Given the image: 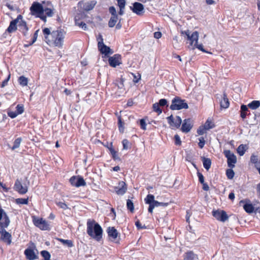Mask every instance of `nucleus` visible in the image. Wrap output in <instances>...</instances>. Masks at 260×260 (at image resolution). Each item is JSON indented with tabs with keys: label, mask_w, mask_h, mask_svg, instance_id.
<instances>
[{
	"label": "nucleus",
	"mask_w": 260,
	"mask_h": 260,
	"mask_svg": "<svg viewBox=\"0 0 260 260\" xmlns=\"http://www.w3.org/2000/svg\"><path fill=\"white\" fill-rule=\"evenodd\" d=\"M38 32H39V30H37L36 31V32H35V34L34 35V38H33L32 42L28 45H24L25 47H28L29 46L33 44L36 41L37 37H38Z\"/></svg>",
	"instance_id": "49530a36"
},
{
	"label": "nucleus",
	"mask_w": 260,
	"mask_h": 260,
	"mask_svg": "<svg viewBox=\"0 0 260 260\" xmlns=\"http://www.w3.org/2000/svg\"><path fill=\"white\" fill-rule=\"evenodd\" d=\"M108 61L111 67L115 68L121 63V56L118 54H114L109 58Z\"/></svg>",
	"instance_id": "4468645a"
},
{
	"label": "nucleus",
	"mask_w": 260,
	"mask_h": 260,
	"mask_svg": "<svg viewBox=\"0 0 260 260\" xmlns=\"http://www.w3.org/2000/svg\"><path fill=\"white\" fill-rule=\"evenodd\" d=\"M20 84L23 86H26L28 83V79L24 76H20L18 79Z\"/></svg>",
	"instance_id": "f704fd0d"
},
{
	"label": "nucleus",
	"mask_w": 260,
	"mask_h": 260,
	"mask_svg": "<svg viewBox=\"0 0 260 260\" xmlns=\"http://www.w3.org/2000/svg\"><path fill=\"white\" fill-rule=\"evenodd\" d=\"M114 190L118 195H123L127 190L125 183L123 181H120L118 186L114 187Z\"/></svg>",
	"instance_id": "dca6fc26"
},
{
	"label": "nucleus",
	"mask_w": 260,
	"mask_h": 260,
	"mask_svg": "<svg viewBox=\"0 0 260 260\" xmlns=\"http://www.w3.org/2000/svg\"><path fill=\"white\" fill-rule=\"evenodd\" d=\"M8 115L12 118H15L18 114L16 112L9 111L8 112Z\"/></svg>",
	"instance_id": "680f3d73"
},
{
	"label": "nucleus",
	"mask_w": 260,
	"mask_h": 260,
	"mask_svg": "<svg viewBox=\"0 0 260 260\" xmlns=\"http://www.w3.org/2000/svg\"><path fill=\"white\" fill-rule=\"evenodd\" d=\"M247 106L252 110H255L259 107L260 102L259 101H253L249 103Z\"/></svg>",
	"instance_id": "7c9ffc66"
},
{
	"label": "nucleus",
	"mask_w": 260,
	"mask_h": 260,
	"mask_svg": "<svg viewBox=\"0 0 260 260\" xmlns=\"http://www.w3.org/2000/svg\"><path fill=\"white\" fill-rule=\"evenodd\" d=\"M145 203L149 205V207L151 205H154V203L155 202L154 200V196L152 194H148L144 199Z\"/></svg>",
	"instance_id": "a878e982"
},
{
	"label": "nucleus",
	"mask_w": 260,
	"mask_h": 260,
	"mask_svg": "<svg viewBox=\"0 0 260 260\" xmlns=\"http://www.w3.org/2000/svg\"><path fill=\"white\" fill-rule=\"evenodd\" d=\"M212 215L217 220L222 222H225L229 218L226 213L223 210L213 211Z\"/></svg>",
	"instance_id": "ddd939ff"
},
{
	"label": "nucleus",
	"mask_w": 260,
	"mask_h": 260,
	"mask_svg": "<svg viewBox=\"0 0 260 260\" xmlns=\"http://www.w3.org/2000/svg\"><path fill=\"white\" fill-rule=\"evenodd\" d=\"M247 202L246 200H241L240 203H244L243 205V208L246 212L249 214H251L254 211V207L252 204H251L249 201Z\"/></svg>",
	"instance_id": "6ab92c4d"
},
{
	"label": "nucleus",
	"mask_w": 260,
	"mask_h": 260,
	"mask_svg": "<svg viewBox=\"0 0 260 260\" xmlns=\"http://www.w3.org/2000/svg\"><path fill=\"white\" fill-rule=\"evenodd\" d=\"M206 129H205V127L204 126H200L199 128L197 130V133L199 135H202L205 133V131Z\"/></svg>",
	"instance_id": "8fccbe9b"
},
{
	"label": "nucleus",
	"mask_w": 260,
	"mask_h": 260,
	"mask_svg": "<svg viewBox=\"0 0 260 260\" xmlns=\"http://www.w3.org/2000/svg\"><path fill=\"white\" fill-rule=\"evenodd\" d=\"M158 104L160 106L164 107L167 104V100L165 99H161L159 101Z\"/></svg>",
	"instance_id": "052dcab7"
},
{
	"label": "nucleus",
	"mask_w": 260,
	"mask_h": 260,
	"mask_svg": "<svg viewBox=\"0 0 260 260\" xmlns=\"http://www.w3.org/2000/svg\"><path fill=\"white\" fill-rule=\"evenodd\" d=\"M122 145H123V148L125 150L128 149V144H129L128 141L126 139H124L122 141Z\"/></svg>",
	"instance_id": "4d7b16f0"
},
{
	"label": "nucleus",
	"mask_w": 260,
	"mask_h": 260,
	"mask_svg": "<svg viewBox=\"0 0 260 260\" xmlns=\"http://www.w3.org/2000/svg\"><path fill=\"white\" fill-rule=\"evenodd\" d=\"M220 106L222 108H227L229 106V101L225 93L223 94V97L220 101Z\"/></svg>",
	"instance_id": "cd10ccee"
},
{
	"label": "nucleus",
	"mask_w": 260,
	"mask_h": 260,
	"mask_svg": "<svg viewBox=\"0 0 260 260\" xmlns=\"http://www.w3.org/2000/svg\"><path fill=\"white\" fill-rule=\"evenodd\" d=\"M118 20V15L111 16L108 25L110 27H113Z\"/></svg>",
	"instance_id": "c756f323"
},
{
	"label": "nucleus",
	"mask_w": 260,
	"mask_h": 260,
	"mask_svg": "<svg viewBox=\"0 0 260 260\" xmlns=\"http://www.w3.org/2000/svg\"><path fill=\"white\" fill-rule=\"evenodd\" d=\"M10 74H9L7 78L2 82L1 87L3 88L7 84L8 81L10 80Z\"/></svg>",
	"instance_id": "0e129e2a"
},
{
	"label": "nucleus",
	"mask_w": 260,
	"mask_h": 260,
	"mask_svg": "<svg viewBox=\"0 0 260 260\" xmlns=\"http://www.w3.org/2000/svg\"><path fill=\"white\" fill-rule=\"evenodd\" d=\"M31 14L40 18L44 22L47 21V16H49V8L46 5L45 2L42 4L35 2L30 8Z\"/></svg>",
	"instance_id": "f257e3e1"
},
{
	"label": "nucleus",
	"mask_w": 260,
	"mask_h": 260,
	"mask_svg": "<svg viewBox=\"0 0 260 260\" xmlns=\"http://www.w3.org/2000/svg\"><path fill=\"white\" fill-rule=\"evenodd\" d=\"M161 37V33L159 31H156L154 33V37L156 39H159Z\"/></svg>",
	"instance_id": "69168bd1"
},
{
	"label": "nucleus",
	"mask_w": 260,
	"mask_h": 260,
	"mask_svg": "<svg viewBox=\"0 0 260 260\" xmlns=\"http://www.w3.org/2000/svg\"><path fill=\"white\" fill-rule=\"evenodd\" d=\"M96 40L98 41V49L102 54L107 55L108 54H112L113 53L110 48L104 43V40L101 34H99Z\"/></svg>",
	"instance_id": "423d86ee"
},
{
	"label": "nucleus",
	"mask_w": 260,
	"mask_h": 260,
	"mask_svg": "<svg viewBox=\"0 0 260 260\" xmlns=\"http://www.w3.org/2000/svg\"><path fill=\"white\" fill-rule=\"evenodd\" d=\"M250 161L252 163L254 164L255 168L259 167L260 159L257 156L252 155L250 157Z\"/></svg>",
	"instance_id": "c85d7f7f"
},
{
	"label": "nucleus",
	"mask_w": 260,
	"mask_h": 260,
	"mask_svg": "<svg viewBox=\"0 0 260 260\" xmlns=\"http://www.w3.org/2000/svg\"><path fill=\"white\" fill-rule=\"evenodd\" d=\"M56 205L59 208H60L63 210H66L69 208L68 205L64 202H56Z\"/></svg>",
	"instance_id": "37998d69"
},
{
	"label": "nucleus",
	"mask_w": 260,
	"mask_h": 260,
	"mask_svg": "<svg viewBox=\"0 0 260 260\" xmlns=\"http://www.w3.org/2000/svg\"><path fill=\"white\" fill-rule=\"evenodd\" d=\"M198 176L199 177V180L201 183H204V177L202 174L201 173H198Z\"/></svg>",
	"instance_id": "e2e57ef3"
},
{
	"label": "nucleus",
	"mask_w": 260,
	"mask_h": 260,
	"mask_svg": "<svg viewBox=\"0 0 260 260\" xmlns=\"http://www.w3.org/2000/svg\"><path fill=\"white\" fill-rule=\"evenodd\" d=\"M17 113L21 114L24 112V107L21 105H18L16 107Z\"/></svg>",
	"instance_id": "de8ad7c7"
},
{
	"label": "nucleus",
	"mask_w": 260,
	"mask_h": 260,
	"mask_svg": "<svg viewBox=\"0 0 260 260\" xmlns=\"http://www.w3.org/2000/svg\"><path fill=\"white\" fill-rule=\"evenodd\" d=\"M70 182L72 184V185L74 186H76L77 187H79L80 186H85L86 185V182L83 179V178L80 176H72L70 179Z\"/></svg>",
	"instance_id": "f8f14e48"
},
{
	"label": "nucleus",
	"mask_w": 260,
	"mask_h": 260,
	"mask_svg": "<svg viewBox=\"0 0 260 260\" xmlns=\"http://www.w3.org/2000/svg\"><path fill=\"white\" fill-rule=\"evenodd\" d=\"M96 4V1L95 0L88 1L83 4L82 8L85 11H89L94 8Z\"/></svg>",
	"instance_id": "aec40b11"
},
{
	"label": "nucleus",
	"mask_w": 260,
	"mask_h": 260,
	"mask_svg": "<svg viewBox=\"0 0 260 260\" xmlns=\"http://www.w3.org/2000/svg\"><path fill=\"white\" fill-rule=\"evenodd\" d=\"M41 254L44 257L45 260H49V252L47 251H41Z\"/></svg>",
	"instance_id": "bf43d9fd"
},
{
	"label": "nucleus",
	"mask_w": 260,
	"mask_h": 260,
	"mask_svg": "<svg viewBox=\"0 0 260 260\" xmlns=\"http://www.w3.org/2000/svg\"><path fill=\"white\" fill-rule=\"evenodd\" d=\"M223 153L227 158L228 167L231 168L235 167V164L237 162L236 156L229 150H224Z\"/></svg>",
	"instance_id": "6e6552de"
},
{
	"label": "nucleus",
	"mask_w": 260,
	"mask_h": 260,
	"mask_svg": "<svg viewBox=\"0 0 260 260\" xmlns=\"http://www.w3.org/2000/svg\"><path fill=\"white\" fill-rule=\"evenodd\" d=\"M107 233L108 236L112 240H115L118 234L117 230L114 227H109L107 229Z\"/></svg>",
	"instance_id": "412c9836"
},
{
	"label": "nucleus",
	"mask_w": 260,
	"mask_h": 260,
	"mask_svg": "<svg viewBox=\"0 0 260 260\" xmlns=\"http://www.w3.org/2000/svg\"><path fill=\"white\" fill-rule=\"evenodd\" d=\"M66 32L62 29L53 31L51 33L52 41L53 44L58 47H62L65 37Z\"/></svg>",
	"instance_id": "7ed1b4c3"
},
{
	"label": "nucleus",
	"mask_w": 260,
	"mask_h": 260,
	"mask_svg": "<svg viewBox=\"0 0 260 260\" xmlns=\"http://www.w3.org/2000/svg\"><path fill=\"white\" fill-rule=\"evenodd\" d=\"M118 128L120 132L123 133L124 131V122H122V119L120 117H118Z\"/></svg>",
	"instance_id": "4c0bfd02"
},
{
	"label": "nucleus",
	"mask_w": 260,
	"mask_h": 260,
	"mask_svg": "<svg viewBox=\"0 0 260 260\" xmlns=\"http://www.w3.org/2000/svg\"><path fill=\"white\" fill-rule=\"evenodd\" d=\"M140 125L141 128L142 129L145 130L146 129V123L144 119H141L140 120Z\"/></svg>",
	"instance_id": "6e6d98bb"
},
{
	"label": "nucleus",
	"mask_w": 260,
	"mask_h": 260,
	"mask_svg": "<svg viewBox=\"0 0 260 260\" xmlns=\"http://www.w3.org/2000/svg\"><path fill=\"white\" fill-rule=\"evenodd\" d=\"M182 33L184 34L187 36V39L190 42V45L194 46V45H197L199 40V32L198 31H195L193 32L191 35L188 30L184 31V32Z\"/></svg>",
	"instance_id": "9d476101"
},
{
	"label": "nucleus",
	"mask_w": 260,
	"mask_h": 260,
	"mask_svg": "<svg viewBox=\"0 0 260 260\" xmlns=\"http://www.w3.org/2000/svg\"><path fill=\"white\" fill-rule=\"evenodd\" d=\"M167 119L170 125L174 128H179L182 123V119L179 116L174 117L173 115H171L167 117Z\"/></svg>",
	"instance_id": "1a4fd4ad"
},
{
	"label": "nucleus",
	"mask_w": 260,
	"mask_h": 260,
	"mask_svg": "<svg viewBox=\"0 0 260 260\" xmlns=\"http://www.w3.org/2000/svg\"><path fill=\"white\" fill-rule=\"evenodd\" d=\"M203 164L204 168L208 171L211 167V160L210 158L204 157L203 158Z\"/></svg>",
	"instance_id": "2f4dec72"
},
{
	"label": "nucleus",
	"mask_w": 260,
	"mask_h": 260,
	"mask_svg": "<svg viewBox=\"0 0 260 260\" xmlns=\"http://www.w3.org/2000/svg\"><path fill=\"white\" fill-rule=\"evenodd\" d=\"M193 124V121L190 118L185 119L183 120L181 131L182 132L187 133L192 128Z\"/></svg>",
	"instance_id": "2eb2a0df"
},
{
	"label": "nucleus",
	"mask_w": 260,
	"mask_h": 260,
	"mask_svg": "<svg viewBox=\"0 0 260 260\" xmlns=\"http://www.w3.org/2000/svg\"><path fill=\"white\" fill-rule=\"evenodd\" d=\"M32 221L34 224L41 230H46L48 229V225L47 222L42 218H39L35 216H33Z\"/></svg>",
	"instance_id": "9b49d317"
},
{
	"label": "nucleus",
	"mask_w": 260,
	"mask_h": 260,
	"mask_svg": "<svg viewBox=\"0 0 260 260\" xmlns=\"http://www.w3.org/2000/svg\"><path fill=\"white\" fill-rule=\"evenodd\" d=\"M197 259H198L197 255L191 251H188L184 254V260H196Z\"/></svg>",
	"instance_id": "393cba45"
},
{
	"label": "nucleus",
	"mask_w": 260,
	"mask_h": 260,
	"mask_svg": "<svg viewBox=\"0 0 260 260\" xmlns=\"http://www.w3.org/2000/svg\"><path fill=\"white\" fill-rule=\"evenodd\" d=\"M245 147H246V145H244L243 144H241L237 148V152L240 156H242L244 154V153L246 151Z\"/></svg>",
	"instance_id": "72a5a7b5"
},
{
	"label": "nucleus",
	"mask_w": 260,
	"mask_h": 260,
	"mask_svg": "<svg viewBox=\"0 0 260 260\" xmlns=\"http://www.w3.org/2000/svg\"><path fill=\"white\" fill-rule=\"evenodd\" d=\"M24 253L29 260H34L37 258V255L35 254L33 250L30 249H27L25 250Z\"/></svg>",
	"instance_id": "5701e85b"
},
{
	"label": "nucleus",
	"mask_w": 260,
	"mask_h": 260,
	"mask_svg": "<svg viewBox=\"0 0 260 260\" xmlns=\"http://www.w3.org/2000/svg\"><path fill=\"white\" fill-rule=\"evenodd\" d=\"M248 111V108L246 105H242L241 106V112H246Z\"/></svg>",
	"instance_id": "338daca9"
},
{
	"label": "nucleus",
	"mask_w": 260,
	"mask_h": 260,
	"mask_svg": "<svg viewBox=\"0 0 260 260\" xmlns=\"http://www.w3.org/2000/svg\"><path fill=\"white\" fill-rule=\"evenodd\" d=\"M204 126L205 127L206 129L209 130L210 129H211V128H213L214 127V124L212 122L211 120H210L209 119H208L206 121V122H205V123Z\"/></svg>",
	"instance_id": "e433bc0d"
},
{
	"label": "nucleus",
	"mask_w": 260,
	"mask_h": 260,
	"mask_svg": "<svg viewBox=\"0 0 260 260\" xmlns=\"http://www.w3.org/2000/svg\"><path fill=\"white\" fill-rule=\"evenodd\" d=\"M198 48L199 50L202 51L203 52H206V53L208 52L203 48V46L202 44H198V43H197V45H194V46H193V48Z\"/></svg>",
	"instance_id": "864d4df0"
},
{
	"label": "nucleus",
	"mask_w": 260,
	"mask_h": 260,
	"mask_svg": "<svg viewBox=\"0 0 260 260\" xmlns=\"http://www.w3.org/2000/svg\"><path fill=\"white\" fill-rule=\"evenodd\" d=\"M168 205V203L159 202L157 201H155V202L154 203V205H151V207H149L148 210L149 213H152L153 212V209L155 207L159 206L167 207Z\"/></svg>",
	"instance_id": "4be33fe9"
},
{
	"label": "nucleus",
	"mask_w": 260,
	"mask_h": 260,
	"mask_svg": "<svg viewBox=\"0 0 260 260\" xmlns=\"http://www.w3.org/2000/svg\"><path fill=\"white\" fill-rule=\"evenodd\" d=\"M43 33L45 35V41L47 44H49L48 36L49 35V28H45L43 29Z\"/></svg>",
	"instance_id": "a18cd8bd"
},
{
	"label": "nucleus",
	"mask_w": 260,
	"mask_h": 260,
	"mask_svg": "<svg viewBox=\"0 0 260 260\" xmlns=\"http://www.w3.org/2000/svg\"><path fill=\"white\" fill-rule=\"evenodd\" d=\"M188 106L184 100H182L178 96H176L172 101L170 109L172 110H179L182 109H188Z\"/></svg>",
	"instance_id": "39448f33"
},
{
	"label": "nucleus",
	"mask_w": 260,
	"mask_h": 260,
	"mask_svg": "<svg viewBox=\"0 0 260 260\" xmlns=\"http://www.w3.org/2000/svg\"><path fill=\"white\" fill-rule=\"evenodd\" d=\"M18 22H19V25L22 27L23 33L25 36L26 31L27 30L28 28L26 26V23L22 20V16L20 15L18 16L16 19L10 22V25L7 28V31L9 33L15 31L17 29L16 24Z\"/></svg>",
	"instance_id": "20e7f679"
},
{
	"label": "nucleus",
	"mask_w": 260,
	"mask_h": 260,
	"mask_svg": "<svg viewBox=\"0 0 260 260\" xmlns=\"http://www.w3.org/2000/svg\"><path fill=\"white\" fill-rule=\"evenodd\" d=\"M175 144L176 145H180L181 144V141L180 137L178 135H175L174 136Z\"/></svg>",
	"instance_id": "5fc2aeb1"
},
{
	"label": "nucleus",
	"mask_w": 260,
	"mask_h": 260,
	"mask_svg": "<svg viewBox=\"0 0 260 260\" xmlns=\"http://www.w3.org/2000/svg\"><path fill=\"white\" fill-rule=\"evenodd\" d=\"M21 141L22 140L20 138L16 139L14 141V145L12 147V149L14 150L18 148L20 146V144L21 142Z\"/></svg>",
	"instance_id": "a19ab883"
},
{
	"label": "nucleus",
	"mask_w": 260,
	"mask_h": 260,
	"mask_svg": "<svg viewBox=\"0 0 260 260\" xmlns=\"http://www.w3.org/2000/svg\"><path fill=\"white\" fill-rule=\"evenodd\" d=\"M132 11L138 15H141L144 13L143 5L138 2H135L133 4Z\"/></svg>",
	"instance_id": "f3484780"
},
{
	"label": "nucleus",
	"mask_w": 260,
	"mask_h": 260,
	"mask_svg": "<svg viewBox=\"0 0 260 260\" xmlns=\"http://www.w3.org/2000/svg\"><path fill=\"white\" fill-rule=\"evenodd\" d=\"M112 155V158L113 159L115 160H120V158L118 156V155L117 154V152L115 150L112 151V152L111 153Z\"/></svg>",
	"instance_id": "09e8293b"
},
{
	"label": "nucleus",
	"mask_w": 260,
	"mask_h": 260,
	"mask_svg": "<svg viewBox=\"0 0 260 260\" xmlns=\"http://www.w3.org/2000/svg\"><path fill=\"white\" fill-rule=\"evenodd\" d=\"M199 146L200 148H203L205 145V141L203 137H200L199 139Z\"/></svg>",
	"instance_id": "603ef678"
},
{
	"label": "nucleus",
	"mask_w": 260,
	"mask_h": 260,
	"mask_svg": "<svg viewBox=\"0 0 260 260\" xmlns=\"http://www.w3.org/2000/svg\"><path fill=\"white\" fill-rule=\"evenodd\" d=\"M153 109L154 111L157 112L158 114H160L162 113V110L160 108V106L157 103H156L153 105Z\"/></svg>",
	"instance_id": "79ce46f5"
},
{
	"label": "nucleus",
	"mask_w": 260,
	"mask_h": 260,
	"mask_svg": "<svg viewBox=\"0 0 260 260\" xmlns=\"http://www.w3.org/2000/svg\"><path fill=\"white\" fill-rule=\"evenodd\" d=\"M118 6L119 7V14L123 15L124 13L125 6L126 4L125 0H117Z\"/></svg>",
	"instance_id": "b1692460"
},
{
	"label": "nucleus",
	"mask_w": 260,
	"mask_h": 260,
	"mask_svg": "<svg viewBox=\"0 0 260 260\" xmlns=\"http://www.w3.org/2000/svg\"><path fill=\"white\" fill-rule=\"evenodd\" d=\"M87 233L90 237L99 241L102 238L103 230L100 225L94 220L88 219Z\"/></svg>",
	"instance_id": "f03ea898"
},
{
	"label": "nucleus",
	"mask_w": 260,
	"mask_h": 260,
	"mask_svg": "<svg viewBox=\"0 0 260 260\" xmlns=\"http://www.w3.org/2000/svg\"><path fill=\"white\" fill-rule=\"evenodd\" d=\"M16 202L17 204H28V199H22V198L17 199L16 200Z\"/></svg>",
	"instance_id": "c03bdc74"
},
{
	"label": "nucleus",
	"mask_w": 260,
	"mask_h": 260,
	"mask_svg": "<svg viewBox=\"0 0 260 260\" xmlns=\"http://www.w3.org/2000/svg\"><path fill=\"white\" fill-rule=\"evenodd\" d=\"M226 175L228 179H232L234 177L235 173L232 169H229L226 171Z\"/></svg>",
	"instance_id": "58836bf2"
},
{
	"label": "nucleus",
	"mask_w": 260,
	"mask_h": 260,
	"mask_svg": "<svg viewBox=\"0 0 260 260\" xmlns=\"http://www.w3.org/2000/svg\"><path fill=\"white\" fill-rule=\"evenodd\" d=\"M75 22L76 25L81 27L83 30H85L87 29L86 24L84 22L80 21L79 19H78L77 16H76L75 18Z\"/></svg>",
	"instance_id": "473e14b6"
},
{
	"label": "nucleus",
	"mask_w": 260,
	"mask_h": 260,
	"mask_svg": "<svg viewBox=\"0 0 260 260\" xmlns=\"http://www.w3.org/2000/svg\"><path fill=\"white\" fill-rule=\"evenodd\" d=\"M135 225H136V227L138 229H146V226L145 225H142L141 222L139 220H137L135 222Z\"/></svg>",
	"instance_id": "13d9d810"
},
{
	"label": "nucleus",
	"mask_w": 260,
	"mask_h": 260,
	"mask_svg": "<svg viewBox=\"0 0 260 260\" xmlns=\"http://www.w3.org/2000/svg\"><path fill=\"white\" fill-rule=\"evenodd\" d=\"M109 11L110 13L111 14V16L117 15L116 9L114 7H113V6L110 7L109 9Z\"/></svg>",
	"instance_id": "3c124183"
},
{
	"label": "nucleus",
	"mask_w": 260,
	"mask_h": 260,
	"mask_svg": "<svg viewBox=\"0 0 260 260\" xmlns=\"http://www.w3.org/2000/svg\"><path fill=\"white\" fill-rule=\"evenodd\" d=\"M203 184V189L204 190L208 191L209 189V187L208 185L206 183H202Z\"/></svg>",
	"instance_id": "774afa93"
},
{
	"label": "nucleus",
	"mask_w": 260,
	"mask_h": 260,
	"mask_svg": "<svg viewBox=\"0 0 260 260\" xmlns=\"http://www.w3.org/2000/svg\"><path fill=\"white\" fill-rule=\"evenodd\" d=\"M63 244L67 245L68 247H72L74 246L73 242L70 240H64L62 239H57Z\"/></svg>",
	"instance_id": "c9c22d12"
},
{
	"label": "nucleus",
	"mask_w": 260,
	"mask_h": 260,
	"mask_svg": "<svg viewBox=\"0 0 260 260\" xmlns=\"http://www.w3.org/2000/svg\"><path fill=\"white\" fill-rule=\"evenodd\" d=\"M0 233L1 234L2 240L8 244H10L11 243V235L6 231H3L2 228H0Z\"/></svg>",
	"instance_id": "a211bd4d"
},
{
	"label": "nucleus",
	"mask_w": 260,
	"mask_h": 260,
	"mask_svg": "<svg viewBox=\"0 0 260 260\" xmlns=\"http://www.w3.org/2000/svg\"><path fill=\"white\" fill-rule=\"evenodd\" d=\"M126 206L128 210H130L131 212H133L134 210V207L133 202L128 199L126 201Z\"/></svg>",
	"instance_id": "ea45409f"
},
{
	"label": "nucleus",
	"mask_w": 260,
	"mask_h": 260,
	"mask_svg": "<svg viewBox=\"0 0 260 260\" xmlns=\"http://www.w3.org/2000/svg\"><path fill=\"white\" fill-rule=\"evenodd\" d=\"M4 222H0V228H2L3 231H6L5 228H7L10 223V220L7 215L4 214Z\"/></svg>",
	"instance_id": "bb28decb"
},
{
	"label": "nucleus",
	"mask_w": 260,
	"mask_h": 260,
	"mask_svg": "<svg viewBox=\"0 0 260 260\" xmlns=\"http://www.w3.org/2000/svg\"><path fill=\"white\" fill-rule=\"evenodd\" d=\"M28 185V181L27 184L25 182L22 183L20 180L17 179L15 183L14 189L19 193L24 194L27 192Z\"/></svg>",
	"instance_id": "0eeeda50"
}]
</instances>
